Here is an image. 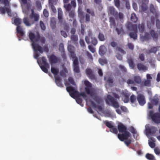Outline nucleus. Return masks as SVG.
<instances>
[{"label": "nucleus", "instance_id": "393cba45", "mask_svg": "<svg viewBox=\"0 0 160 160\" xmlns=\"http://www.w3.org/2000/svg\"><path fill=\"white\" fill-rule=\"evenodd\" d=\"M90 102L92 106L95 108V110H98L100 112L102 111V107L101 106L97 105L93 101H90Z\"/></svg>", "mask_w": 160, "mask_h": 160}, {"label": "nucleus", "instance_id": "c756f323", "mask_svg": "<svg viewBox=\"0 0 160 160\" xmlns=\"http://www.w3.org/2000/svg\"><path fill=\"white\" fill-rule=\"evenodd\" d=\"M149 2V0H142V4L141 5L142 9L146 10L147 8V5Z\"/></svg>", "mask_w": 160, "mask_h": 160}, {"label": "nucleus", "instance_id": "f03ea898", "mask_svg": "<svg viewBox=\"0 0 160 160\" xmlns=\"http://www.w3.org/2000/svg\"><path fill=\"white\" fill-rule=\"evenodd\" d=\"M108 12L109 13L113 16L116 20L119 19L121 22H123L124 17L123 13L121 12L118 13L113 7L109 8Z\"/></svg>", "mask_w": 160, "mask_h": 160}, {"label": "nucleus", "instance_id": "ea45409f", "mask_svg": "<svg viewBox=\"0 0 160 160\" xmlns=\"http://www.w3.org/2000/svg\"><path fill=\"white\" fill-rule=\"evenodd\" d=\"M42 60L43 65H45L46 67H48V68H49V65L47 62V60L45 57L43 56L42 57Z\"/></svg>", "mask_w": 160, "mask_h": 160}, {"label": "nucleus", "instance_id": "37998d69", "mask_svg": "<svg viewBox=\"0 0 160 160\" xmlns=\"http://www.w3.org/2000/svg\"><path fill=\"white\" fill-rule=\"evenodd\" d=\"M146 158L149 160H154L155 158L153 155L148 153L145 155Z\"/></svg>", "mask_w": 160, "mask_h": 160}, {"label": "nucleus", "instance_id": "cd10ccee", "mask_svg": "<svg viewBox=\"0 0 160 160\" xmlns=\"http://www.w3.org/2000/svg\"><path fill=\"white\" fill-rule=\"evenodd\" d=\"M137 68L140 71H145L148 69L147 68L146 66L141 63L138 64Z\"/></svg>", "mask_w": 160, "mask_h": 160}, {"label": "nucleus", "instance_id": "473e14b6", "mask_svg": "<svg viewBox=\"0 0 160 160\" xmlns=\"http://www.w3.org/2000/svg\"><path fill=\"white\" fill-rule=\"evenodd\" d=\"M110 25L111 27L112 26L115 27L116 25L115 19L112 17H110L109 18Z\"/></svg>", "mask_w": 160, "mask_h": 160}, {"label": "nucleus", "instance_id": "2f4dec72", "mask_svg": "<svg viewBox=\"0 0 160 160\" xmlns=\"http://www.w3.org/2000/svg\"><path fill=\"white\" fill-rule=\"evenodd\" d=\"M115 30L118 35L120 34H123L124 33V32L122 26H121L119 28H116Z\"/></svg>", "mask_w": 160, "mask_h": 160}, {"label": "nucleus", "instance_id": "c9c22d12", "mask_svg": "<svg viewBox=\"0 0 160 160\" xmlns=\"http://www.w3.org/2000/svg\"><path fill=\"white\" fill-rule=\"evenodd\" d=\"M138 18L137 17L136 14L134 13H133L131 14V20L133 22H136L138 21Z\"/></svg>", "mask_w": 160, "mask_h": 160}, {"label": "nucleus", "instance_id": "f3484780", "mask_svg": "<svg viewBox=\"0 0 160 160\" xmlns=\"http://www.w3.org/2000/svg\"><path fill=\"white\" fill-rule=\"evenodd\" d=\"M137 100L140 105L143 106L146 103L145 97L142 94L138 95L137 96Z\"/></svg>", "mask_w": 160, "mask_h": 160}, {"label": "nucleus", "instance_id": "e433bc0d", "mask_svg": "<svg viewBox=\"0 0 160 160\" xmlns=\"http://www.w3.org/2000/svg\"><path fill=\"white\" fill-rule=\"evenodd\" d=\"M150 36L148 33L146 32L145 35L141 37V38L143 41H147L150 38Z\"/></svg>", "mask_w": 160, "mask_h": 160}, {"label": "nucleus", "instance_id": "e2e57ef3", "mask_svg": "<svg viewBox=\"0 0 160 160\" xmlns=\"http://www.w3.org/2000/svg\"><path fill=\"white\" fill-rule=\"evenodd\" d=\"M115 5L118 8H119L120 7V0H115Z\"/></svg>", "mask_w": 160, "mask_h": 160}, {"label": "nucleus", "instance_id": "bf43d9fd", "mask_svg": "<svg viewBox=\"0 0 160 160\" xmlns=\"http://www.w3.org/2000/svg\"><path fill=\"white\" fill-rule=\"evenodd\" d=\"M40 68L44 72L47 73L48 72V67H46L45 65H43L40 66Z\"/></svg>", "mask_w": 160, "mask_h": 160}, {"label": "nucleus", "instance_id": "a19ab883", "mask_svg": "<svg viewBox=\"0 0 160 160\" xmlns=\"http://www.w3.org/2000/svg\"><path fill=\"white\" fill-rule=\"evenodd\" d=\"M158 47H153L151 48L148 51V53H154L155 54L158 51Z\"/></svg>", "mask_w": 160, "mask_h": 160}, {"label": "nucleus", "instance_id": "1a4fd4ad", "mask_svg": "<svg viewBox=\"0 0 160 160\" xmlns=\"http://www.w3.org/2000/svg\"><path fill=\"white\" fill-rule=\"evenodd\" d=\"M122 133V134H118V138L121 141H124L125 140H127L131 136L130 133L128 131Z\"/></svg>", "mask_w": 160, "mask_h": 160}, {"label": "nucleus", "instance_id": "4be33fe9", "mask_svg": "<svg viewBox=\"0 0 160 160\" xmlns=\"http://www.w3.org/2000/svg\"><path fill=\"white\" fill-rule=\"evenodd\" d=\"M31 14L30 15V18L31 19H34L35 21H38L39 20V15L38 14L35 13L33 9L31 10Z\"/></svg>", "mask_w": 160, "mask_h": 160}, {"label": "nucleus", "instance_id": "774afa93", "mask_svg": "<svg viewBox=\"0 0 160 160\" xmlns=\"http://www.w3.org/2000/svg\"><path fill=\"white\" fill-rule=\"evenodd\" d=\"M128 46L130 49L132 50H133L134 48V46L132 43H128Z\"/></svg>", "mask_w": 160, "mask_h": 160}, {"label": "nucleus", "instance_id": "c85d7f7f", "mask_svg": "<svg viewBox=\"0 0 160 160\" xmlns=\"http://www.w3.org/2000/svg\"><path fill=\"white\" fill-rule=\"evenodd\" d=\"M150 21V22H148L147 23V26L149 29L152 28L154 25L155 22L154 18V17L151 18Z\"/></svg>", "mask_w": 160, "mask_h": 160}, {"label": "nucleus", "instance_id": "7c9ffc66", "mask_svg": "<svg viewBox=\"0 0 160 160\" xmlns=\"http://www.w3.org/2000/svg\"><path fill=\"white\" fill-rule=\"evenodd\" d=\"M145 24L144 23H142L141 24H139L138 25L139 32L142 33L145 31Z\"/></svg>", "mask_w": 160, "mask_h": 160}, {"label": "nucleus", "instance_id": "a878e982", "mask_svg": "<svg viewBox=\"0 0 160 160\" xmlns=\"http://www.w3.org/2000/svg\"><path fill=\"white\" fill-rule=\"evenodd\" d=\"M150 33L154 40H157L158 37V35L157 33H156L153 30H151L150 31Z\"/></svg>", "mask_w": 160, "mask_h": 160}, {"label": "nucleus", "instance_id": "0eeeda50", "mask_svg": "<svg viewBox=\"0 0 160 160\" xmlns=\"http://www.w3.org/2000/svg\"><path fill=\"white\" fill-rule=\"evenodd\" d=\"M149 115L152 121L155 123L157 124L160 123V113H154L153 111L150 110L149 112Z\"/></svg>", "mask_w": 160, "mask_h": 160}, {"label": "nucleus", "instance_id": "a211bd4d", "mask_svg": "<svg viewBox=\"0 0 160 160\" xmlns=\"http://www.w3.org/2000/svg\"><path fill=\"white\" fill-rule=\"evenodd\" d=\"M86 73L88 77L91 80L95 79L96 77L93 73L92 70L90 68H87L86 70Z\"/></svg>", "mask_w": 160, "mask_h": 160}, {"label": "nucleus", "instance_id": "6e6552de", "mask_svg": "<svg viewBox=\"0 0 160 160\" xmlns=\"http://www.w3.org/2000/svg\"><path fill=\"white\" fill-rule=\"evenodd\" d=\"M142 81L141 78L140 76H135L134 77V80L129 79L127 82L128 84L135 85L136 83L140 84Z\"/></svg>", "mask_w": 160, "mask_h": 160}, {"label": "nucleus", "instance_id": "ddd939ff", "mask_svg": "<svg viewBox=\"0 0 160 160\" xmlns=\"http://www.w3.org/2000/svg\"><path fill=\"white\" fill-rule=\"evenodd\" d=\"M125 26L127 29L128 31H132L136 30L137 28V26L136 24H133L132 23L130 22H127L125 24Z\"/></svg>", "mask_w": 160, "mask_h": 160}, {"label": "nucleus", "instance_id": "49530a36", "mask_svg": "<svg viewBox=\"0 0 160 160\" xmlns=\"http://www.w3.org/2000/svg\"><path fill=\"white\" fill-rule=\"evenodd\" d=\"M73 59V66L78 65V58L76 57V55L74 57H71Z\"/></svg>", "mask_w": 160, "mask_h": 160}, {"label": "nucleus", "instance_id": "8fccbe9b", "mask_svg": "<svg viewBox=\"0 0 160 160\" xmlns=\"http://www.w3.org/2000/svg\"><path fill=\"white\" fill-rule=\"evenodd\" d=\"M98 38L99 41H103L105 40V37L103 33H99L98 35Z\"/></svg>", "mask_w": 160, "mask_h": 160}, {"label": "nucleus", "instance_id": "0e129e2a", "mask_svg": "<svg viewBox=\"0 0 160 160\" xmlns=\"http://www.w3.org/2000/svg\"><path fill=\"white\" fill-rule=\"evenodd\" d=\"M68 80L69 82L73 85H75V83L72 78L71 77H69L68 78Z\"/></svg>", "mask_w": 160, "mask_h": 160}, {"label": "nucleus", "instance_id": "603ef678", "mask_svg": "<svg viewBox=\"0 0 160 160\" xmlns=\"http://www.w3.org/2000/svg\"><path fill=\"white\" fill-rule=\"evenodd\" d=\"M117 93H114L113 94V96L115 97L116 99H119L120 98V97L118 95V94H119L121 92L120 90L119 89L117 90Z\"/></svg>", "mask_w": 160, "mask_h": 160}, {"label": "nucleus", "instance_id": "6e6d98bb", "mask_svg": "<svg viewBox=\"0 0 160 160\" xmlns=\"http://www.w3.org/2000/svg\"><path fill=\"white\" fill-rule=\"evenodd\" d=\"M64 28L65 31L68 32L69 31V25L66 22L63 23Z\"/></svg>", "mask_w": 160, "mask_h": 160}, {"label": "nucleus", "instance_id": "f704fd0d", "mask_svg": "<svg viewBox=\"0 0 160 160\" xmlns=\"http://www.w3.org/2000/svg\"><path fill=\"white\" fill-rule=\"evenodd\" d=\"M151 139L152 141H149L148 142V144L151 148H154L155 146V139L153 138H151Z\"/></svg>", "mask_w": 160, "mask_h": 160}, {"label": "nucleus", "instance_id": "3c124183", "mask_svg": "<svg viewBox=\"0 0 160 160\" xmlns=\"http://www.w3.org/2000/svg\"><path fill=\"white\" fill-rule=\"evenodd\" d=\"M23 22L27 26H29L31 25L28 17H25L23 19Z\"/></svg>", "mask_w": 160, "mask_h": 160}, {"label": "nucleus", "instance_id": "f8f14e48", "mask_svg": "<svg viewBox=\"0 0 160 160\" xmlns=\"http://www.w3.org/2000/svg\"><path fill=\"white\" fill-rule=\"evenodd\" d=\"M146 131L147 135H153L157 131V128L154 126L146 127Z\"/></svg>", "mask_w": 160, "mask_h": 160}, {"label": "nucleus", "instance_id": "412c9836", "mask_svg": "<svg viewBox=\"0 0 160 160\" xmlns=\"http://www.w3.org/2000/svg\"><path fill=\"white\" fill-rule=\"evenodd\" d=\"M133 32H130L129 34V36L130 38H132L134 40H137L138 38V30L137 28L136 30H132Z\"/></svg>", "mask_w": 160, "mask_h": 160}, {"label": "nucleus", "instance_id": "9b49d317", "mask_svg": "<svg viewBox=\"0 0 160 160\" xmlns=\"http://www.w3.org/2000/svg\"><path fill=\"white\" fill-rule=\"evenodd\" d=\"M85 40L88 44L91 43L94 46H95L98 42L97 39L95 37H91L90 38L89 37L86 36L85 37Z\"/></svg>", "mask_w": 160, "mask_h": 160}, {"label": "nucleus", "instance_id": "f257e3e1", "mask_svg": "<svg viewBox=\"0 0 160 160\" xmlns=\"http://www.w3.org/2000/svg\"><path fill=\"white\" fill-rule=\"evenodd\" d=\"M28 36L31 41L32 42V45L34 50L35 51H39L41 53H42L43 52L42 48L35 42H38L40 40L41 42L44 44L46 41L45 38L44 37L40 38V35L39 33H37L36 35L35 33L32 32L29 33Z\"/></svg>", "mask_w": 160, "mask_h": 160}, {"label": "nucleus", "instance_id": "4468645a", "mask_svg": "<svg viewBox=\"0 0 160 160\" xmlns=\"http://www.w3.org/2000/svg\"><path fill=\"white\" fill-rule=\"evenodd\" d=\"M121 94L123 97V101L125 103H128L129 101V97L130 93L128 91L125 90L123 91Z\"/></svg>", "mask_w": 160, "mask_h": 160}, {"label": "nucleus", "instance_id": "9d476101", "mask_svg": "<svg viewBox=\"0 0 160 160\" xmlns=\"http://www.w3.org/2000/svg\"><path fill=\"white\" fill-rule=\"evenodd\" d=\"M66 90L69 93L70 95L73 98H75L77 93V90H75V89L72 86L67 87Z\"/></svg>", "mask_w": 160, "mask_h": 160}, {"label": "nucleus", "instance_id": "4c0bfd02", "mask_svg": "<svg viewBox=\"0 0 160 160\" xmlns=\"http://www.w3.org/2000/svg\"><path fill=\"white\" fill-rule=\"evenodd\" d=\"M98 62L102 65H104L108 63L107 60L105 58H100L98 59Z\"/></svg>", "mask_w": 160, "mask_h": 160}, {"label": "nucleus", "instance_id": "2eb2a0df", "mask_svg": "<svg viewBox=\"0 0 160 160\" xmlns=\"http://www.w3.org/2000/svg\"><path fill=\"white\" fill-rule=\"evenodd\" d=\"M76 4L75 1H72L71 4L70 3L64 4L63 7L67 12L70 11L72 7L75 8L76 7Z\"/></svg>", "mask_w": 160, "mask_h": 160}, {"label": "nucleus", "instance_id": "bb28decb", "mask_svg": "<svg viewBox=\"0 0 160 160\" xmlns=\"http://www.w3.org/2000/svg\"><path fill=\"white\" fill-rule=\"evenodd\" d=\"M55 82L56 84L59 87H63V85L61 81V78L59 76H57L55 78Z\"/></svg>", "mask_w": 160, "mask_h": 160}, {"label": "nucleus", "instance_id": "72a5a7b5", "mask_svg": "<svg viewBox=\"0 0 160 160\" xmlns=\"http://www.w3.org/2000/svg\"><path fill=\"white\" fill-rule=\"evenodd\" d=\"M51 71L52 73L54 75H58L59 72V70L58 68L53 67L51 68Z\"/></svg>", "mask_w": 160, "mask_h": 160}, {"label": "nucleus", "instance_id": "39448f33", "mask_svg": "<svg viewBox=\"0 0 160 160\" xmlns=\"http://www.w3.org/2000/svg\"><path fill=\"white\" fill-rule=\"evenodd\" d=\"M105 101L107 104L108 105H111L115 108L119 107L120 106L118 102L115 100L114 98L110 95H108L107 99H106Z\"/></svg>", "mask_w": 160, "mask_h": 160}, {"label": "nucleus", "instance_id": "a18cd8bd", "mask_svg": "<svg viewBox=\"0 0 160 160\" xmlns=\"http://www.w3.org/2000/svg\"><path fill=\"white\" fill-rule=\"evenodd\" d=\"M86 53L89 61L90 62H92L93 61V58L91 54L89 52L87 51H86Z\"/></svg>", "mask_w": 160, "mask_h": 160}, {"label": "nucleus", "instance_id": "dca6fc26", "mask_svg": "<svg viewBox=\"0 0 160 160\" xmlns=\"http://www.w3.org/2000/svg\"><path fill=\"white\" fill-rule=\"evenodd\" d=\"M51 64L56 63L59 61L58 58L53 54H52L48 57Z\"/></svg>", "mask_w": 160, "mask_h": 160}, {"label": "nucleus", "instance_id": "864d4df0", "mask_svg": "<svg viewBox=\"0 0 160 160\" xmlns=\"http://www.w3.org/2000/svg\"><path fill=\"white\" fill-rule=\"evenodd\" d=\"M158 98H154L151 100V102L155 105L158 104Z\"/></svg>", "mask_w": 160, "mask_h": 160}, {"label": "nucleus", "instance_id": "c03bdc74", "mask_svg": "<svg viewBox=\"0 0 160 160\" xmlns=\"http://www.w3.org/2000/svg\"><path fill=\"white\" fill-rule=\"evenodd\" d=\"M71 39L73 42L76 43L78 40V37L77 35H72L71 36Z\"/></svg>", "mask_w": 160, "mask_h": 160}, {"label": "nucleus", "instance_id": "69168bd1", "mask_svg": "<svg viewBox=\"0 0 160 160\" xmlns=\"http://www.w3.org/2000/svg\"><path fill=\"white\" fill-rule=\"evenodd\" d=\"M40 27L41 28V29L43 30H45L46 29V27H45L44 23H43V22L42 21H40Z\"/></svg>", "mask_w": 160, "mask_h": 160}, {"label": "nucleus", "instance_id": "09e8293b", "mask_svg": "<svg viewBox=\"0 0 160 160\" xmlns=\"http://www.w3.org/2000/svg\"><path fill=\"white\" fill-rule=\"evenodd\" d=\"M110 131L115 134H117L118 132V131L116 126H113L112 127L110 128Z\"/></svg>", "mask_w": 160, "mask_h": 160}, {"label": "nucleus", "instance_id": "b1692460", "mask_svg": "<svg viewBox=\"0 0 160 160\" xmlns=\"http://www.w3.org/2000/svg\"><path fill=\"white\" fill-rule=\"evenodd\" d=\"M107 49L104 45L101 46L99 48V53L101 56H103L105 54Z\"/></svg>", "mask_w": 160, "mask_h": 160}, {"label": "nucleus", "instance_id": "5701e85b", "mask_svg": "<svg viewBox=\"0 0 160 160\" xmlns=\"http://www.w3.org/2000/svg\"><path fill=\"white\" fill-rule=\"evenodd\" d=\"M0 12L2 14H5L6 12H7L8 15L11 16L12 15L11 12V10L8 8H4L3 7H0Z\"/></svg>", "mask_w": 160, "mask_h": 160}, {"label": "nucleus", "instance_id": "20e7f679", "mask_svg": "<svg viewBox=\"0 0 160 160\" xmlns=\"http://www.w3.org/2000/svg\"><path fill=\"white\" fill-rule=\"evenodd\" d=\"M84 84L85 86V90L86 93L92 97L95 93V90L92 87V84L88 80H85Z\"/></svg>", "mask_w": 160, "mask_h": 160}, {"label": "nucleus", "instance_id": "338daca9", "mask_svg": "<svg viewBox=\"0 0 160 160\" xmlns=\"http://www.w3.org/2000/svg\"><path fill=\"white\" fill-rule=\"evenodd\" d=\"M151 84V80H146L144 82V85L146 86H149Z\"/></svg>", "mask_w": 160, "mask_h": 160}, {"label": "nucleus", "instance_id": "5fc2aeb1", "mask_svg": "<svg viewBox=\"0 0 160 160\" xmlns=\"http://www.w3.org/2000/svg\"><path fill=\"white\" fill-rule=\"evenodd\" d=\"M58 19L59 22L61 24H62L63 22L62 14H58Z\"/></svg>", "mask_w": 160, "mask_h": 160}, {"label": "nucleus", "instance_id": "423d86ee", "mask_svg": "<svg viewBox=\"0 0 160 160\" xmlns=\"http://www.w3.org/2000/svg\"><path fill=\"white\" fill-rule=\"evenodd\" d=\"M14 22L15 24L17 26L16 28L17 32L21 36H24V32L23 30L22 27L19 25L21 23V20L19 18H16L14 19Z\"/></svg>", "mask_w": 160, "mask_h": 160}, {"label": "nucleus", "instance_id": "58836bf2", "mask_svg": "<svg viewBox=\"0 0 160 160\" xmlns=\"http://www.w3.org/2000/svg\"><path fill=\"white\" fill-rule=\"evenodd\" d=\"M81 96H82L85 99V98L87 97L85 92H82L80 93L77 91V93L76 94L75 97H80Z\"/></svg>", "mask_w": 160, "mask_h": 160}, {"label": "nucleus", "instance_id": "79ce46f5", "mask_svg": "<svg viewBox=\"0 0 160 160\" xmlns=\"http://www.w3.org/2000/svg\"><path fill=\"white\" fill-rule=\"evenodd\" d=\"M67 70L66 68H64L61 70L60 73V75L63 77H65L66 76V73L67 72Z\"/></svg>", "mask_w": 160, "mask_h": 160}, {"label": "nucleus", "instance_id": "13d9d810", "mask_svg": "<svg viewBox=\"0 0 160 160\" xmlns=\"http://www.w3.org/2000/svg\"><path fill=\"white\" fill-rule=\"evenodd\" d=\"M73 71L75 72L78 73L80 72V70L78 65L73 66Z\"/></svg>", "mask_w": 160, "mask_h": 160}, {"label": "nucleus", "instance_id": "7ed1b4c3", "mask_svg": "<svg viewBox=\"0 0 160 160\" xmlns=\"http://www.w3.org/2000/svg\"><path fill=\"white\" fill-rule=\"evenodd\" d=\"M108 12L109 13L113 16L116 20L119 19L121 22H123L124 17L123 13L121 12L118 13L113 7L109 8Z\"/></svg>", "mask_w": 160, "mask_h": 160}, {"label": "nucleus", "instance_id": "de8ad7c7", "mask_svg": "<svg viewBox=\"0 0 160 160\" xmlns=\"http://www.w3.org/2000/svg\"><path fill=\"white\" fill-rule=\"evenodd\" d=\"M128 63L129 65L132 68H133L135 67V64L133 62L132 60L130 58L128 60Z\"/></svg>", "mask_w": 160, "mask_h": 160}, {"label": "nucleus", "instance_id": "680f3d73", "mask_svg": "<svg viewBox=\"0 0 160 160\" xmlns=\"http://www.w3.org/2000/svg\"><path fill=\"white\" fill-rule=\"evenodd\" d=\"M130 101L132 103H134L136 100V97L134 95H132L130 98Z\"/></svg>", "mask_w": 160, "mask_h": 160}, {"label": "nucleus", "instance_id": "aec40b11", "mask_svg": "<svg viewBox=\"0 0 160 160\" xmlns=\"http://www.w3.org/2000/svg\"><path fill=\"white\" fill-rule=\"evenodd\" d=\"M118 128L119 132L123 133L127 131V127L122 123H119L118 125Z\"/></svg>", "mask_w": 160, "mask_h": 160}, {"label": "nucleus", "instance_id": "052dcab7", "mask_svg": "<svg viewBox=\"0 0 160 160\" xmlns=\"http://www.w3.org/2000/svg\"><path fill=\"white\" fill-rule=\"evenodd\" d=\"M150 12L153 13H154L156 12V9L154 7V6L152 4H151L150 5Z\"/></svg>", "mask_w": 160, "mask_h": 160}, {"label": "nucleus", "instance_id": "6ab92c4d", "mask_svg": "<svg viewBox=\"0 0 160 160\" xmlns=\"http://www.w3.org/2000/svg\"><path fill=\"white\" fill-rule=\"evenodd\" d=\"M68 49L71 54V57H74L76 55L75 53V47L71 45H69L68 46Z\"/></svg>", "mask_w": 160, "mask_h": 160}, {"label": "nucleus", "instance_id": "4d7b16f0", "mask_svg": "<svg viewBox=\"0 0 160 160\" xmlns=\"http://www.w3.org/2000/svg\"><path fill=\"white\" fill-rule=\"evenodd\" d=\"M104 123L106 126L109 128L112 127V126H113L110 122L108 121H104Z\"/></svg>", "mask_w": 160, "mask_h": 160}]
</instances>
